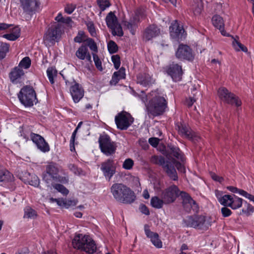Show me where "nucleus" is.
<instances>
[{
	"label": "nucleus",
	"mask_w": 254,
	"mask_h": 254,
	"mask_svg": "<svg viewBox=\"0 0 254 254\" xmlns=\"http://www.w3.org/2000/svg\"><path fill=\"white\" fill-rule=\"evenodd\" d=\"M137 83L145 87H149L155 83V80L148 73H140L137 75Z\"/></svg>",
	"instance_id": "obj_23"
},
{
	"label": "nucleus",
	"mask_w": 254,
	"mask_h": 254,
	"mask_svg": "<svg viewBox=\"0 0 254 254\" xmlns=\"http://www.w3.org/2000/svg\"><path fill=\"white\" fill-rule=\"evenodd\" d=\"M243 199L234 194H225L219 198V202L224 206L237 209L242 206Z\"/></svg>",
	"instance_id": "obj_10"
},
{
	"label": "nucleus",
	"mask_w": 254,
	"mask_h": 254,
	"mask_svg": "<svg viewBox=\"0 0 254 254\" xmlns=\"http://www.w3.org/2000/svg\"><path fill=\"white\" fill-rule=\"evenodd\" d=\"M183 222L187 227L199 229H207L209 223L207 222L205 217L202 215L189 216L184 219Z\"/></svg>",
	"instance_id": "obj_7"
},
{
	"label": "nucleus",
	"mask_w": 254,
	"mask_h": 254,
	"mask_svg": "<svg viewBox=\"0 0 254 254\" xmlns=\"http://www.w3.org/2000/svg\"><path fill=\"white\" fill-rule=\"evenodd\" d=\"M31 139L41 151L44 153L49 151V145L40 135L36 133L31 134Z\"/></svg>",
	"instance_id": "obj_19"
},
{
	"label": "nucleus",
	"mask_w": 254,
	"mask_h": 254,
	"mask_svg": "<svg viewBox=\"0 0 254 254\" xmlns=\"http://www.w3.org/2000/svg\"><path fill=\"white\" fill-rule=\"evenodd\" d=\"M20 103L25 107H30L38 101L35 90L32 87L26 85L23 86L18 94Z\"/></svg>",
	"instance_id": "obj_6"
},
{
	"label": "nucleus",
	"mask_w": 254,
	"mask_h": 254,
	"mask_svg": "<svg viewBox=\"0 0 254 254\" xmlns=\"http://www.w3.org/2000/svg\"><path fill=\"white\" fill-rule=\"evenodd\" d=\"M169 29L170 36L172 38L179 40L184 38V34L185 30L183 27L180 26L177 20L174 21L171 23Z\"/></svg>",
	"instance_id": "obj_20"
},
{
	"label": "nucleus",
	"mask_w": 254,
	"mask_h": 254,
	"mask_svg": "<svg viewBox=\"0 0 254 254\" xmlns=\"http://www.w3.org/2000/svg\"><path fill=\"white\" fill-rule=\"evenodd\" d=\"M72 244L74 249L85 252L89 254L96 252L97 247L93 240L88 235L76 234L72 240Z\"/></svg>",
	"instance_id": "obj_5"
},
{
	"label": "nucleus",
	"mask_w": 254,
	"mask_h": 254,
	"mask_svg": "<svg viewBox=\"0 0 254 254\" xmlns=\"http://www.w3.org/2000/svg\"><path fill=\"white\" fill-rule=\"evenodd\" d=\"M139 209L140 211L142 214H144L146 215H149V214H150L149 210L148 208H147V207L145 205H144L143 204H140L139 206Z\"/></svg>",
	"instance_id": "obj_59"
},
{
	"label": "nucleus",
	"mask_w": 254,
	"mask_h": 254,
	"mask_svg": "<svg viewBox=\"0 0 254 254\" xmlns=\"http://www.w3.org/2000/svg\"><path fill=\"white\" fill-rule=\"evenodd\" d=\"M245 205L246 206V209H243L242 210V212L248 216L251 215L254 212V207L253 206H252V205L247 203V202H246Z\"/></svg>",
	"instance_id": "obj_51"
},
{
	"label": "nucleus",
	"mask_w": 254,
	"mask_h": 254,
	"mask_svg": "<svg viewBox=\"0 0 254 254\" xmlns=\"http://www.w3.org/2000/svg\"><path fill=\"white\" fill-rule=\"evenodd\" d=\"M160 34L161 30L158 26L154 24L150 25L144 30L143 39L148 41L159 36Z\"/></svg>",
	"instance_id": "obj_18"
},
{
	"label": "nucleus",
	"mask_w": 254,
	"mask_h": 254,
	"mask_svg": "<svg viewBox=\"0 0 254 254\" xmlns=\"http://www.w3.org/2000/svg\"><path fill=\"white\" fill-rule=\"evenodd\" d=\"M166 71L175 81H180L183 74L182 66L178 64H172L166 67Z\"/></svg>",
	"instance_id": "obj_17"
},
{
	"label": "nucleus",
	"mask_w": 254,
	"mask_h": 254,
	"mask_svg": "<svg viewBox=\"0 0 254 254\" xmlns=\"http://www.w3.org/2000/svg\"><path fill=\"white\" fill-rule=\"evenodd\" d=\"M27 184L34 187H40V180L38 176L35 174H32V177L28 182Z\"/></svg>",
	"instance_id": "obj_43"
},
{
	"label": "nucleus",
	"mask_w": 254,
	"mask_h": 254,
	"mask_svg": "<svg viewBox=\"0 0 254 254\" xmlns=\"http://www.w3.org/2000/svg\"><path fill=\"white\" fill-rule=\"evenodd\" d=\"M107 48L110 54H114L118 51V47L116 43L112 41H110L107 44Z\"/></svg>",
	"instance_id": "obj_44"
},
{
	"label": "nucleus",
	"mask_w": 254,
	"mask_h": 254,
	"mask_svg": "<svg viewBox=\"0 0 254 254\" xmlns=\"http://www.w3.org/2000/svg\"><path fill=\"white\" fill-rule=\"evenodd\" d=\"M62 31L59 24L55 23L50 27L46 31L44 36V40L45 42L55 43L58 41L61 35Z\"/></svg>",
	"instance_id": "obj_11"
},
{
	"label": "nucleus",
	"mask_w": 254,
	"mask_h": 254,
	"mask_svg": "<svg viewBox=\"0 0 254 254\" xmlns=\"http://www.w3.org/2000/svg\"><path fill=\"white\" fill-rule=\"evenodd\" d=\"M125 68L122 67L118 71L115 72L112 77L110 81L111 85H116L121 79L126 78Z\"/></svg>",
	"instance_id": "obj_30"
},
{
	"label": "nucleus",
	"mask_w": 254,
	"mask_h": 254,
	"mask_svg": "<svg viewBox=\"0 0 254 254\" xmlns=\"http://www.w3.org/2000/svg\"><path fill=\"white\" fill-rule=\"evenodd\" d=\"M134 165V161L130 158L126 159L123 163V168L127 170H131Z\"/></svg>",
	"instance_id": "obj_45"
},
{
	"label": "nucleus",
	"mask_w": 254,
	"mask_h": 254,
	"mask_svg": "<svg viewBox=\"0 0 254 254\" xmlns=\"http://www.w3.org/2000/svg\"><path fill=\"white\" fill-rule=\"evenodd\" d=\"M33 133L29 127L23 126L19 128L18 135L26 140H28L29 137L31 138V134Z\"/></svg>",
	"instance_id": "obj_31"
},
{
	"label": "nucleus",
	"mask_w": 254,
	"mask_h": 254,
	"mask_svg": "<svg viewBox=\"0 0 254 254\" xmlns=\"http://www.w3.org/2000/svg\"><path fill=\"white\" fill-rule=\"evenodd\" d=\"M86 25L91 36L92 37H96V31L93 22L91 21H88L86 22Z\"/></svg>",
	"instance_id": "obj_42"
},
{
	"label": "nucleus",
	"mask_w": 254,
	"mask_h": 254,
	"mask_svg": "<svg viewBox=\"0 0 254 254\" xmlns=\"http://www.w3.org/2000/svg\"><path fill=\"white\" fill-rule=\"evenodd\" d=\"M171 153L173 155L177 158L178 159L180 160L182 162H184V157L180 149L176 146H172L171 148Z\"/></svg>",
	"instance_id": "obj_38"
},
{
	"label": "nucleus",
	"mask_w": 254,
	"mask_h": 254,
	"mask_svg": "<svg viewBox=\"0 0 254 254\" xmlns=\"http://www.w3.org/2000/svg\"><path fill=\"white\" fill-rule=\"evenodd\" d=\"M176 57L181 60L192 61L194 54L191 49L186 45L180 44L176 52Z\"/></svg>",
	"instance_id": "obj_15"
},
{
	"label": "nucleus",
	"mask_w": 254,
	"mask_h": 254,
	"mask_svg": "<svg viewBox=\"0 0 254 254\" xmlns=\"http://www.w3.org/2000/svg\"><path fill=\"white\" fill-rule=\"evenodd\" d=\"M13 176L5 169L0 168V186H5L13 182Z\"/></svg>",
	"instance_id": "obj_28"
},
{
	"label": "nucleus",
	"mask_w": 254,
	"mask_h": 254,
	"mask_svg": "<svg viewBox=\"0 0 254 254\" xmlns=\"http://www.w3.org/2000/svg\"><path fill=\"white\" fill-rule=\"evenodd\" d=\"M149 143L153 146H156L159 143V139L155 137H152L149 139Z\"/></svg>",
	"instance_id": "obj_62"
},
{
	"label": "nucleus",
	"mask_w": 254,
	"mask_h": 254,
	"mask_svg": "<svg viewBox=\"0 0 254 254\" xmlns=\"http://www.w3.org/2000/svg\"><path fill=\"white\" fill-rule=\"evenodd\" d=\"M51 187H53L57 191L64 195H66L69 192L68 190L61 184H55V183L53 182V185H51L50 187L51 188Z\"/></svg>",
	"instance_id": "obj_40"
},
{
	"label": "nucleus",
	"mask_w": 254,
	"mask_h": 254,
	"mask_svg": "<svg viewBox=\"0 0 254 254\" xmlns=\"http://www.w3.org/2000/svg\"><path fill=\"white\" fill-rule=\"evenodd\" d=\"M150 204L153 208L160 209L163 207L164 204H165V202L164 199L160 198L158 196H155L151 198Z\"/></svg>",
	"instance_id": "obj_33"
},
{
	"label": "nucleus",
	"mask_w": 254,
	"mask_h": 254,
	"mask_svg": "<svg viewBox=\"0 0 254 254\" xmlns=\"http://www.w3.org/2000/svg\"><path fill=\"white\" fill-rule=\"evenodd\" d=\"M179 133L183 136L195 142L198 141L200 137L192 131L190 128L185 124L178 123L176 125Z\"/></svg>",
	"instance_id": "obj_16"
},
{
	"label": "nucleus",
	"mask_w": 254,
	"mask_h": 254,
	"mask_svg": "<svg viewBox=\"0 0 254 254\" xmlns=\"http://www.w3.org/2000/svg\"><path fill=\"white\" fill-rule=\"evenodd\" d=\"M112 61L114 64V67L116 69H118L120 66L121 61L120 57L119 55H116L112 56Z\"/></svg>",
	"instance_id": "obj_53"
},
{
	"label": "nucleus",
	"mask_w": 254,
	"mask_h": 254,
	"mask_svg": "<svg viewBox=\"0 0 254 254\" xmlns=\"http://www.w3.org/2000/svg\"><path fill=\"white\" fill-rule=\"evenodd\" d=\"M19 31L4 34L2 37L10 41H15L19 37Z\"/></svg>",
	"instance_id": "obj_49"
},
{
	"label": "nucleus",
	"mask_w": 254,
	"mask_h": 254,
	"mask_svg": "<svg viewBox=\"0 0 254 254\" xmlns=\"http://www.w3.org/2000/svg\"><path fill=\"white\" fill-rule=\"evenodd\" d=\"M106 22L107 26L110 28H113L115 25L118 24L117 18L112 11L109 12L106 16Z\"/></svg>",
	"instance_id": "obj_32"
},
{
	"label": "nucleus",
	"mask_w": 254,
	"mask_h": 254,
	"mask_svg": "<svg viewBox=\"0 0 254 254\" xmlns=\"http://www.w3.org/2000/svg\"><path fill=\"white\" fill-rule=\"evenodd\" d=\"M59 173V169L57 165L51 163L46 167V173L43 175V180L49 187L53 185L54 180L57 179Z\"/></svg>",
	"instance_id": "obj_13"
},
{
	"label": "nucleus",
	"mask_w": 254,
	"mask_h": 254,
	"mask_svg": "<svg viewBox=\"0 0 254 254\" xmlns=\"http://www.w3.org/2000/svg\"><path fill=\"white\" fill-rule=\"evenodd\" d=\"M179 195L183 199V205L187 211H190L191 209L194 211H197L198 207L196 202L188 193L185 191H180L178 187L175 185L163 190L161 196L164 199L165 204H169L174 202Z\"/></svg>",
	"instance_id": "obj_2"
},
{
	"label": "nucleus",
	"mask_w": 254,
	"mask_h": 254,
	"mask_svg": "<svg viewBox=\"0 0 254 254\" xmlns=\"http://www.w3.org/2000/svg\"><path fill=\"white\" fill-rule=\"evenodd\" d=\"M31 64V60L29 57H25L23 58L19 62L18 67L21 69L24 68L25 69H28Z\"/></svg>",
	"instance_id": "obj_36"
},
{
	"label": "nucleus",
	"mask_w": 254,
	"mask_h": 254,
	"mask_svg": "<svg viewBox=\"0 0 254 254\" xmlns=\"http://www.w3.org/2000/svg\"><path fill=\"white\" fill-rule=\"evenodd\" d=\"M98 141L101 151L105 155L108 156L115 153L116 146L108 135L104 134L100 135Z\"/></svg>",
	"instance_id": "obj_8"
},
{
	"label": "nucleus",
	"mask_w": 254,
	"mask_h": 254,
	"mask_svg": "<svg viewBox=\"0 0 254 254\" xmlns=\"http://www.w3.org/2000/svg\"><path fill=\"white\" fill-rule=\"evenodd\" d=\"M233 40L232 42V45L234 49L237 51H242L244 52H247L248 49L247 47L242 44L240 42H239L238 40H237L235 38H234L232 37Z\"/></svg>",
	"instance_id": "obj_37"
},
{
	"label": "nucleus",
	"mask_w": 254,
	"mask_h": 254,
	"mask_svg": "<svg viewBox=\"0 0 254 254\" xmlns=\"http://www.w3.org/2000/svg\"><path fill=\"white\" fill-rule=\"evenodd\" d=\"M218 95L220 99L223 102L235 105L237 107L241 106L242 102L239 97L230 92L225 87H222L219 88Z\"/></svg>",
	"instance_id": "obj_9"
},
{
	"label": "nucleus",
	"mask_w": 254,
	"mask_h": 254,
	"mask_svg": "<svg viewBox=\"0 0 254 254\" xmlns=\"http://www.w3.org/2000/svg\"><path fill=\"white\" fill-rule=\"evenodd\" d=\"M139 22V18L137 15H135L131 18L129 21H123V25L125 28L129 30L130 32L134 35L137 27V24Z\"/></svg>",
	"instance_id": "obj_27"
},
{
	"label": "nucleus",
	"mask_w": 254,
	"mask_h": 254,
	"mask_svg": "<svg viewBox=\"0 0 254 254\" xmlns=\"http://www.w3.org/2000/svg\"><path fill=\"white\" fill-rule=\"evenodd\" d=\"M76 4L72 3L67 4L64 7V11L68 14H71L76 8Z\"/></svg>",
	"instance_id": "obj_54"
},
{
	"label": "nucleus",
	"mask_w": 254,
	"mask_h": 254,
	"mask_svg": "<svg viewBox=\"0 0 254 254\" xmlns=\"http://www.w3.org/2000/svg\"><path fill=\"white\" fill-rule=\"evenodd\" d=\"M85 37V33L83 31H79L77 35L74 37V41L76 43H82Z\"/></svg>",
	"instance_id": "obj_55"
},
{
	"label": "nucleus",
	"mask_w": 254,
	"mask_h": 254,
	"mask_svg": "<svg viewBox=\"0 0 254 254\" xmlns=\"http://www.w3.org/2000/svg\"><path fill=\"white\" fill-rule=\"evenodd\" d=\"M74 84L70 87V93L75 103H78L84 96V90L82 86L78 83Z\"/></svg>",
	"instance_id": "obj_22"
},
{
	"label": "nucleus",
	"mask_w": 254,
	"mask_h": 254,
	"mask_svg": "<svg viewBox=\"0 0 254 254\" xmlns=\"http://www.w3.org/2000/svg\"><path fill=\"white\" fill-rule=\"evenodd\" d=\"M154 159L155 160L156 163L162 166L167 175L174 181L178 180V176L175 166L179 172L183 173L186 172L184 165L175 160H174L172 162L166 161L162 156H155Z\"/></svg>",
	"instance_id": "obj_4"
},
{
	"label": "nucleus",
	"mask_w": 254,
	"mask_h": 254,
	"mask_svg": "<svg viewBox=\"0 0 254 254\" xmlns=\"http://www.w3.org/2000/svg\"><path fill=\"white\" fill-rule=\"evenodd\" d=\"M97 2L102 11L105 10L111 5L110 2L108 0H97Z\"/></svg>",
	"instance_id": "obj_46"
},
{
	"label": "nucleus",
	"mask_w": 254,
	"mask_h": 254,
	"mask_svg": "<svg viewBox=\"0 0 254 254\" xmlns=\"http://www.w3.org/2000/svg\"><path fill=\"white\" fill-rule=\"evenodd\" d=\"M62 202L66 208H68L70 206H74L76 204V203L73 200H62Z\"/></svg>",
	"instance_id": "obj_60"
},
{
	"label": "nucleus",
	"mask_w": 254,
	"mask_h": 254,
	"mask_svg": "<svg viewBox=\"0 0 254 254\" xmlns=\"http://www.w3.org/2000/svg\"><path fill=\"white\" fill-rule=\"evenodd\" d=\"M31 177L32 174L27 171L23 172L19 175L20 179L26 184H27Z\"/></svg>",
	"instance_id": "obj_50"
},
{
	"label": "nucleus",
	"mask_w": 254,
	"mask_h": 254,
	"mask_svg": "<svg viewBox=\"0 0 254 254\" xmlns=\"http://www.w3.org/2000/svg\"><path fill=\"white\" fill-rule=\"evenodd\" d=\"M203 3L201 0H196L191 5V9L195 15H199L203 9Z\"/></svg>",
	"instance_id": "obj_34"
},
{
	"label": "nucleus",
	"mask_w": 254,
	"mask_h": 254,
	"mask_svg": "<svg viewBox=\"0 0 254 254\" xmlns=\"http://www.w3.org/2000/svg\"><path fill=\"white\" fill-rule=\"evenodd\" d=\"M110 191L115 199L124 204H131L135 199L134 192L122 183H115L110 188Z\"/></svg>",
	"instance_id": "obj_3"
},
{
	"label": "nucleus",
	"mask_w": 254,
	"mask_h": 254,
	"mask_svg": "<svg viewBox=\"0 0 254 254\" xmlns=\"http://www.w3.org/2000/svg\"><path fill=\"white\" fill-rule=\"evenodd\" d=\"M196 101V99L194 97H190L186 101V104L189 107H191L193 104Z\"/></svg>",
	"instance_id": "obj_63"
},
{
	"label": "nucleus",
	"mask_w": 254,
	"mask_h": 254,
	"mask_svg": "<svg viewBox=\"0 0 254 254\" xmlns=\"http://www.w3.org/2000/svg\"><path fill=\"white\" fill-rule=\"evenodd\" d=\"M228 206H224L221 209L223 216L226 217L230 216L232 214L231 210L227 208Z\"/></svg>",
	"instance_id": "obj_57"
},
{
	"label": "nucleus",
	"mask_w": 254,
	"mask_h": 254,
	"mask_svg": "<svg viewBox=\"0 0 254 254\" xmlns=\"http://www.w3.org/2000/svg\"><path fill=\"white\" fill-rule=\"evenodd\" d=\"M69 169L74 173L75 175H79L81 174L82 170L81 169L77 168L73 164H70L69 165Z\"/></svg>",
	"instance_id": "obj_56"
},
{
	"label": "nucleus",
	"mask_w": 254,
	"mask_h": 254,
	"mask_svg": "<svg viewBox=\"0 0 254 254\" xmlns=\"http://www.w3.org/2000/svg\"><path fill=\"white\" fill-rule=\"evenodd\" d=\"M23 217L28 219H35L37 216V212L30 206H27L24 209Z\"/></svg>",
	"instance_id": "obj_35"
},
{
	"label": "nucleus",
	"mask_w": 254,
	"mask_h": 254,
	"mask_svg": "<svg viewBox=\"0 0 254 254\" xmlns=\"http://www.w3.org/2000/svg\"><path fill=\"white\" fill-rule=\"evenodd\" d=\"M76 57L81 60H87L91 62V56L88 51V47L85 45H82L79 47L75 53Z\"/></svg>",
	"instance_id": "obj_26"
},
{
	"label": "nucleus",
	"mask_w": 254,
	"mask_h": 254,
	"mask_svg": "<svg viewBox=\"0 0 254 254\" xmlns=\"http://www.w3.org/2000/svg\"><path fill=\"white\" fill-rule=\"evenodd\" d=\"M115 120L117 127L122 130L127 129L133 122V118L126 112L119 113Z\"/></svg>",
	"instance_id": "obj_14"
},
{
	"label": "nucleus",
	"mask_w": 254,
	"mask_h": 254,
	"mask_svg": "<svg viewBox=\"0 0 254 254\" xmlns=\"http://www.w3.org/2000/svg\"><path fill=\"white\" fill-rule=\"evenodd\" d=\"M112 30V34L114 35H117L122 37L124 35V32L122 28L118 23L115 25L113 28H111Z\"/></svg>",
	"instance_id": "obj_47"
},
{
	"label": "nucleus",
	"mask_w": 254,
	"mask_h": 254,
	"mask_svg": "<svg viewBox=\"0 0 254 254\" xmlns=\"http://www.w3.org/2000/svg\"><path fill=\"white\" fill-rule=\"evenodd\" d=\"M139 96L140 100L145 103L147 114L149 117H156L162 115L167 109V102L163 94L158 90L152 91L147 95L141 91Z\"/></svg>",
	"instance_id": "obj_1"
},
{
	"label": "nucleus",
	"mask_w": 254,
	"mask_h": 254,
	"mask_svg": "<svg viewBox=\"0 0 254 254\" xmlns=\"http://www.w3.org/2000/svg\"><path fill=\"white\" fill-rule=\"evenodd\" d=\"M100 170L106 179L110 181L116 173V165L113 159H108L101 164Z\"/></svg>",
	"instance_id": "obj_12"
},
{
	"label": "nucleus",
	"mask_w": 254,
	"mask_h": 254,
	"mask_svg": "<svg viewBox=\"0 0 254 254\" xmlns=\"http://www.w3.org/2000/svg\"><path fill=\"white\" fill-rule=\"evenodd\" d=\"M24 12L31 14L37 11L40 5L39 0H20Z\"/></svg>",
	"instance_id": "obj_21"
},
{
	"label": "nucleus",
	"mask_w": 254,
	"mask_h": 254,
	"mask_svg": "<svg viewBox=\"0 0 254 254\" xmlns=\"http://www.w3.org/2000/svg\"><path fill=\"white\" fill-rule=\"evenodd\" d=\"M25 75V72L19 67L15 66L12 69L9 74V77L12 83H19Z\"/></svg>",
	"instance_id": "obj_25"
},
{
	"label": "nucleus",
	"mask_w": 254,
	"mask_h": 254,
	"mask_svg": "<svg viewBox=\"0 0 254 254\" xmlns=\"http://www.w3.org/2000/svg\"><path fill=\"white\" fill-rule=\"evenodd\" d=\"M212 22L213 26L220 30L222 35L229 36L224 29V22L222 17L218 15H214L212 18Z\"/></svg>",
	"instance_id": "obj_29"
},
{
	"label": "nucleus",
	"mask_w": 254,
	"mask_h": 254,
	"mask_svg": "<svg viewBox=\"0 0 254 254\" xmlns=\"http://www.w3.org/2000/svg\"><path fill=\"white\" fill-rule=\"evenodd\" d=\"M144 228L146 236L150 238L152 244L157 248H162V243L159 239L158 234L151 231L149 226L147 225H145Z\"/></svg>",
	"instance_id": "obj_24"
},
{
	"label": "nucleus",
	"mask_w": 254,
	"mask_h": 254,
	"mask_svg": "<svg viewBox=\"0 0 254 254\" xmlns=\"http://www.w3.org/2000/svg\"><path fill=\"white\" fill-rule=\"evenodd\" d=\"M227 189L230 191H231V192H232L233 193H238V190H239V189H238L237 188L234 187H233V186L228 187Z\"/></svg>",
	"instance_id": "obj_64"
},
{
	"label": "nucleus",
	"mask_w": 254,
	"mask_h": 254,
	"mask_svg": "<svg viewBox=\"0 0 254 254\" xmlns=\"http://www.w3.org/2000/svg\"><path fill=\"white\" fill-rule=\"evenodd\" d=\"M9 45L5 43H0V59H3L8 52Z\"/></svg>",
	"instance_id": "obj_41"
},
{
	"label": "nucleus",
	"mask_w": 254,
	"mask_h": 254,
	"mask_svg": "<svg viewBox=\"0 0 254 254\" xmlns=\"http://www.w3.org/2000/svg\"><path fill=\"white\" fill-rule=\"evenodd\" d=\"M47 74L48 79L51 84L54 83V77L57 76V71L53 67L48 68Z\"/></svg>",
	"instance_id": "obj_39"
},
{
	"label": "nucleus",
	"mask_w": 254,
	"mask_h": 254,
	"mask_svg": "<svg viewBox=\"0 0 254 254\" xmlns=\"http://www.w3.org/2000/svg\"><path fill=\"white\" fill-rule=\"evenodd\" d=\"M58 178L54 180V182H60L63 184H67L68 182V178L67 177H62L59 175L58 176Z\"/></svg>",
	"instance_id": "obj_58"
},
{
	"label": "nucleus",
	"mask_w": 254,
	"mask_h": 254,
	"mask_svg": "<svg viewBox=\"0 0 254 254\" xmlns=\"http://www.w3.org/2000/svg\"><path fill=\"white\" fill-rule=\"evenodd\" d=\"M85 41L87 42V46L89 47V48L92 51L94 52H97L98 49L96 44L92 38H87Z\"/></svg>",
	"instance_id": "obj_48"
},
{
	"label": "nucleus",
	"mask_w": 254,
	"mask_h": 254,
	"mask_svg": "<svg viewBox=\"0 0 254 254\" xmlns=\"http://www.w3.org/2000/svg\"><path fill=\"white\" fill-rule=\"evenodd\" d=\"M211 178L214 181L219 182V183H221L224 181V179L223 177H220V176L217 175L216 174H215V173H212L211 174Z\"/></svg>",
	"instance_id": "obj_61"
},
{
	"label": "nucleus",
	"mask_w": 254,
	"mask_h": 254,
	"mask_svg": "<svg viewBox=\"0 0 254 254\" xmlns=\"http://www.w3.org/2000/svg\"><path fill=\"white\" fill-rule=\"evenodd\" d=\"M93 60L95 63V65L96 68L100 71L103 70V67L102 66V63L97 55L95 54L93 55Z\"/></svg>",
	"instance_id": "obj_52"
}]
</instances>
